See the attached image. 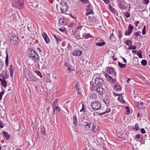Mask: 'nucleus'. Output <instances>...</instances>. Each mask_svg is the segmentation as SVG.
I'll return each mask as SVG.
<instances>
[{
	"label": "nucleus",
	"mask_w": 150,
	"mask_h": 150,
	"mask_svg": "<svg viewBox=\"0 0 150 150\" xmlns=\"http://www.w3.org/2000/svg\"><path fill=\"white\" fill-rule=\"evenodd\" d=\"M28 57L32 60L31 63L34 64L38 62L40 60L39 56L33 49L29 48L28 50Z\"/></svg>",
	"instance_id": "obj_1"
},
{
	"label": "nucleus",
	"mask_w": 150,
	"mask_h": 150,
	"mask_svg": "<svg viewBox=\"0 0 150 150\" xmlns=\"http://www.w3.org/2000/svg\"><path fill=\"white\" fill-rule=\"evenodd\" d=\"M12 5L16 8L19 9H21L23 7L24 3L23 0H19L18 1L13 0L12 2Z\"/></svg>",
	"instance_id": "obj_2"
},
{
	"label": "nucleus",
	"mask_w": 150,
	"mask_h": 150,
	"mask_svg": "<svg viewBox=\"0 0 150 150\" xmlns=\"http://www.w3.org/2000/svg\"><path fill=\"white\" fill-rule=\"evenodd\" d=\"M91 89L93 91H96L100 95L103 94L104 89L100 86H97L94 85H92L91 87Z\"/></svg>",
	"instance_id": "obj_3"
},
{
	"label": "nucleus",
	"mask_w": 150,
	"mask_h": 150,
	"mask_svg": "<svg viewBox=\"0 0 150 150\" xmlns=\"http://www.w3.org/2000/svg\"><path fill=\"white\" fill-rule=\"evenodd\" d=\"M91 106L92 108L95 110H99L101 107L100 103L97 100L92 102L91 103Z\"/></svg>",
	"instance_id": "obj_4"
},
{
	"label": "nucleus",
	"mask_w": 150,
	"mask_h": 150,
	"mask_svg": "<svg viewBox=\"0 0 150 150\" xmlns=\"http://www.w3.org/2000/svg\"><path fill=\"white\" fill-rule=\"evenodd\" d=\"M95 83L98 86L101 87L104 84V82L103 80L101 78L97 77L95 80Z\"/></svg>",
	"instance_id": "obj_5"
},
{
	"label": "nucleus",
	"mask_w": 150,
	"mask_h": 150,
	"mask_svg": "<svg viewBox=\"0 0 150 150\" xmlns=\"http://www.w3.org/2000/svg\"><path fill=\"white\" fill-rule=\"evenodd\" d=\"M85 125V128L86 130H91L93 128V122L92 121L88 120L84 122Z\"/></svg>",
	"instance_id": "obj_6"
},
{
	"label": "nucleus",
	"mask_w": 150,
	"mask_h": 150,
	"mask_svg": "<svg viewBox=\"0 0 150 150\" xmlns=\"http://www.w3.org/2000/svg\"><path fill=\"white\" fill-rule=\"evenodd\" d=\"M60 10L62 13H64L67 10V5L66 3L63 2L60 4Z\"/></svg>",
	"instance_id": "obj_7"
},
{
	"label": "nucleus",
	"mask_w": 150,
	"mask_h": 150,
	"mask_svg": "<svg viewBox=\"0 0 150 150\" xmlns=\"http://www.w3.org/2000/svg\"><path fill=\"white\" fill-rule=\"evenodd\" d=\"M107 72L110 74L112 75V76L116 77V73L114 69L113 68L110 67H108L107 69Z\"/></svg>",
	"instance_id": "obj_8"
},
{
	"label": "nucleus",
	"mask_w": 150,
	"mask_h": 150,
	"mask_svg": "<svg viewBox=\"0 0 150 150\" xmlns=\"http://www.w3.org/2000/svg\"><path fill=\"white\" fill-rule=\"evenodd\" d=\"M104 75L108 81L113 83H114L115 82L116 80L110 77L108 74L106 73L104 74Z\"/></svg>",
	"instance_id": "obj_9"
},
{
	"label": "nucleus",
	"mask_w": 150,
	"mask_h": 150,
	"mask_svg": "<svg viewBox=\"0 0 150 150\" xmlns=\"http://www.w3.org/2000/svg\"><path fill=\"white\" fill-rule=\"evenodd\" d=\"M28 71V76L29 77L28 80L29 81H36L37 79L34 77L32 74L30 73V72L27 70Z\"/></svg>",
	"instance_id": "obj_10"
},
{
	"label": "nucleus",
	"mask_w": 150,
	"mask_h": 150,
	"mask_svg": "<svg viewBox=\"0 0 150 150\" xmlns=\"http://www.w3.org/2000/svg\"><path fill=\"white\" fill-rule=\"evenodd\" d=\"M4 73V75L6 77H4V76L2 77L4 79L3 81H2L1 82V85H2L4 87H6V80H5V78H8V76L6 72H5Z\"/></svg>",
	"instance_id": "obj_11"
},
{
	"label": "nucleus",
	"mask_w": 150,
	"mask_h": 150,
	"mask_svg": "<svg viewBox=\"0 0 150 150\" xmlns=\"http://www.w3.org/2000/svg\"><path fill=\"white\" fill-rule=\"evenodd\" d=\"M10 41L12 42H17L18 41V38L14 34H12L10 36Z\"/></svg>",
	"instance_id": "obj_12"
},
{
	"label": "nucleus",
	"mask_w": 150,
	"mask_h": 150,
	"mask_svg": "<svg viewBox=\"0 0 150 150\" xmlns=\"http://www.w3.org/2000/svg\"><path fill=\"white\" fill-rule=\"evenodd\" d=\"M42 37L45 40V42L46 43H48L50 42V40L48 37L47 35L45 33H42Z\"/></svg>",
	"instance_id": "obj_13"
},
{
	"label": "nucleus",
	"mask_w": 150,
	"mask_h": 150,
	"mask_svg": "<svg viewBox=\"0 0 150 150\" xmlns=\"http://www.w3.org/2000/svg\"><path fill=\"white\" fill-rule=\"evenodd\" d=\"M59 24L62 25H65L66 24V21L64 18L60 19L59 21Z\"/></svg>",
	"instance_id": "obj_14"
},
{
	"label": "nucleus",
	"mask_w": 150,
	"mask_h": 150,
	"mask_svg": "<svg viewBox=\"0 0 150 150\" xmlns=\"http://www.w3.org/2000/svg\"><path fill=\"white\" fill-rule=\"evenodd\" d=\"M73 55L75 56H79L82 54V52L79 50L74 51L73 52Z\"/></svg>",
	"instance_id": "obj_15"
},
{
	"label": "nucleus",
	"mask_w": 150,
	"mask_h": 150,
	"mask_svg": "<svg viewBox=\"0 0 150 150\" xmlns=\"http://www.w3.org/2000/svg\"><path fill=\"white\" fill-rule=\"evenodd\" d=\"M53 36L55 39L57 43L58 44H59V43H60L61 41V39L60 38V37L58 35H54Z\"/></svg>",
	"instance_id": "obj_16"
},
{
	"label": "nucleus",
	"mask_w": 150,
	"mask_h": 150,
	"mask_svg": "<svg viewBox=\"0 0 150 150\" xmlns=\"http://www.w3.org/2000/svg\"><path fill=\"white\" fill-rule=\"evenodd\" d=\"M53 109V114H57L60 111V108L59 107L52 108Z\"/></svg>",
	"instance_id": "obj_17"
},
{
	"label": "nucleus",
	"mask_w": 150,
	"mask_h": 150,
	"mask_svg": "<svg viewBox=\"0 0 150 150\" xmlns=\"http://www.w3.org/2000/svg\"><path fill=\"white\" fill-rule=\"evenodd\" d=\"M125 2L124 1L120 2V8L122 10H126L127 7L125 5Z\"/></svg>",
	"instance_id": "obj_18"
},
{
	"label": "nucleus",
	"mask_w": 150,
	"mask_h": 150,
	"mask_svg": "<svg viewBox=\"0 0 150 150\" xmlns=\"http://www.w3.org/2000/svg\"><path fill=\"white\" fill-rule=\"evenodd\" d=\"M9 69L10 72V76L11 77H13L14 69L12 65H10Z\"/></svg>",
	"instance_id": "obj_19"
},
{
	"label": "nucleus",
	"mask_w": 150,
	"mask_h": 150,
	"mask_svg": "<svg viewBox=\"0 0 150 150\" xmlns=\"http://www.w3.org/2000/svg\"><path fill=\"white\" fill-rule=\"evenodd\" d=\"M100 41H102V42L96 43V45L100 47L103 46L105 44V42H104L103 40L101 39Z\"/></svg>",
	"instance_id": "obj_20"
},
{
	"label": "nucleus",
	"mask_w": 150,
	"mask_h": 150,
	"mask_svg": "<svg viewBox=\"0 0 150 150\" xmlns=\"http://www.w3.org/2000/svg\"><path fill=\"white\" fill-rule=\"evenodd\" d=\"M93 14V10L91 9H87V11L86 13V16H88L89 14Z\"/></svg>",
	"instance_id": "obj_21"
},
{
	"label": "nucleus",
	"mask_w": 150,
	"mask_h": 150,
	"mask_svg": "<svg viewBox=\"0 0 150 150\" xmlns=\"http://www.w3.org/2000/svg\"><path fill=\"white\" fill-rule=\"evenodd\" d=\"M59 107L58 104V100L56 99L52 104V108Z\"/></svg>",
	"instance_id": "obj_22"
},
{
	"label": "nucleus",
	"mask_w": 150,
	"mask_h": 150,
	"mask_svg": "<svg viewBox=\"0 0 150 150\" xmlns=\"http://www.w3.org/2000/svg\"><path fill=\"white\" fill-rule=\"evenodd\" d=\"M3 134L7 139H8L10 137L8 134L5 131L3 132Z\"/></svg>",
	"instance_id": "obj_23"
},
{
	"label": "nucleus",
	"mask_w": 150,
	"mask_h": 150,
	"mask_svg": "<svg viewBox=\"0 0 150 150\" xmlns=\"http://www.w3.org/2000/svg\"><path fill=\"white\" fill-rule=\"evenodd\" d=\"M83 36L85 39H87L91 37V35L88 33H83Z\"/></svg>",
	"instance_id": "obj_24"
},
{
	"label": "nucleus",
	"mask_w": 150,
	"mask_h": 150,
	"mask_svg": "<svg viewBox=\"0 0 150 150\" xmlns=\"http://www.w3.org/2000/svg\"><path fill=\"white\" fill-rule=\"evenodd\" d=\"M109 39L113 42H114L115 41V39L114 37V36L113 33L111 34L109 37Z\"/></svg>",
	"instance_id": "obj_25"
},
{
	"label": "nucleus",
	"mask_w": 150,
	"mask_h": 150,
	"mask_svg": "<svg viewBox=\"0 0 150 150\" xmlns=\"http://www.w3.org/2000/svg\"><path fill=\"white\" fill-rule=\"evenodd\" d=\"M117 36L120 39L122 38V31L120 30H118L117 31Z\"/></svg>",
	"instance_id": "obj_26"
},
{
	"label": "nucleus",
	"mask_w": 150,
	"mask_h": 150,
	"mask_svg": "<svg viewBox=\"0 0 150 150\" xmlns=\"http://www.w3.org/2000/svg\"><path fill=\"white\" fill-rule=\"evenodd\" d=\"M41 134L42 135H43V136H45V127H41Z\"/></svg>",
	"instance_id": "obj_27"
},
{
	"label": "nucleus",
	"mask_w": 150,
	"mask_h": 150,
	"mask_svg": "<svg viewBox=\"0 0 150 150\" xmlns=\"http://www.w3.org/2000/svg\"><path fill=\"white\" fill-rule=\"evenodd\" d=\"M73 123L75 126L77 124L78 121L77 120V118L76 116H74L73 117Z\"/></svg>",
	"instance_id": "obj_28"
},
{
	"label": "nucleus",
	"mask_w": 150,
	"mask_h": 150,
	"mask_svg": "<svg viewBox=\"0 0 150 150\" xmlns=\"http://www.w3.org/2000/svg\"><path fill=\"white\" fill-rule=\"evenodd\" d=\"M125 43L126 45L129 46H130L132 44L131 41L129 40H127L125 42Z\"/></svg>",
	"instance_id": "obj_29"
},
{
	"label": "nucleus",
	"mask_w": 150,
	"mask_h": 150,
	"mask_svg": "<svg viewBox=\"0 0 150 150\" xmlns=\"http://www.w3.org/2000/svg\"><path fill=\"white\" fill-rule=\"evenodd\" d=\"M118 66L121 68H123L125 67L126 64H122L121 63L118 62Z\"/></svg>",
	"instance_id": "obj_30"
},
{
	"label": "nucleus",
	"mask_w": 150,
	"mask_h": 150,
	"mask_svg": "<svg viewBox=\"0 0 150 150\" xmlns=\"http://www.w3.org/2000/svg\"><path fill=\"white\" fill-rule=\"evenodd\" d=\"M103 101L105 104H106L107 106L108 107L109 106V101L108 99L105 98L104 99Z\"/></svg>",
	"instance_id": "obj_31"
},
{
	"label": "nucleus",
	"mask_w": 150,
	"mask_h": 150,
	"mask_svg": "<svg viewBox=\"0 0 150 150\" xmlns=\"http://www.w3.org/2000/svg\"><path fill=\"white\" fill-rule=\"evenodd\" d=\"M85 27L84 26H83L81 25H79L77 27V28L78 30H85Z\"/></svg>",
	"instance_id": "obj_32"
},
{
	"label": "nucleus",
	"mask_w": 150,
	"mask_h": 150,
	"mask_svg": "<svg viewBox=\"0 0 150 150\" xmlns=\"http://www.w3.org/2000/svg\"><path fill=\"white\" fill-rule=\"evenodd\" d=\"M6 59L5 60V63L6 64V66H8V52L7 51H6Z\"/></svg>",
	"instance_id": "obj_33"
},
{
	"label": "nucleus",
	"mask_w": 150,
	"mask_h": 150,
	"mask_svg": "<svg viewBox=\"0 0 150 150\" xmlns=\"http://www.w3.org/2000/svg\"><path fill=\"white\" fill-rule=\"evenodd\" d=\"M142 51L141 50H139L137 52V54L139 58H142Z\"/></svg>",
	"instance_id": "obj_34"
},
{
	"label": "nucleus",
	"mask_w": 150,
	"mask_h": 150,
	"mask_svg": "<svg viewBox=\"0 0 150 150\" xmlns=\"http://www.w3.org/2000/svg\"><path fill=\"white\" fill-rule=\"evenodd\" d=\"M92 128L93 129V132L95 133L96 132L98 131V126H93V127Z\"/></svg>",
	"instance_id": "obj_35"
},
{
	"label": "nucleus",
	"mask_w": 150,
	"mask_h": 150,
	"mask_svg": "<svg viewBox=\"0 0 150 150\" xmlns=\"http://www.w3.org/2000/svg\"><path fill=\"white\" fill-rule=\"evenodd\" d=\"M115 88L117 91H119L121 90V87L120 86L117 85V86H115Z\"/></svg>",
	"instance_id": "obj_36"
},
{
	"label": "nucleus",
	"mask_w": 150,
	"mask_h": 150,
	"mask_svg": "<svg viewBox=\"0 0 150 150\" xmlns=\"http://www.w3.org/2000/svg\"><path fill=\"white\" fill-rule=\"evenodd\" d=\"M82 108L81 110L80 111V112H85V107L84 105V104L82 102Z\"/></svg>",
	"instance_id": "obj_37"
},
{
	"label": "nucleus",
	"mask_w": 150,
	"mask_h": 150,
	"mask_svg": "<svg viewBox=\"0 0 150 150\" xmlns=\"http://www.w3.org/2000/svg\"><path fill=\"white\" fill-rule=\"evenodd\" d=\"M131 31L128 30H126L125 32V35H129L132 33Z\"/></svg>",
	"instance_id": "obj_38"
},
{
	"label": "nucleus",
	"mask_w": 150,
	"mask_h": 150,
	"mask_svg": "<svg viewBox=\"0 0 150 150\" xmlns=\"http://www.w3.org/2000/svg\"><path fill=\"white\" fill-rule=\"evenodd\" d=\"M147 61L146 60H142L141 61V64L143 66H145L147 64Z\"/></svg>",
	"instance_id": "obj_39"
},
{
	"label": "nucleus",
	"mask_w": 150,
	"mask_h": 150,
	"mask_svg": "<svg viewBox=\"0 0 150 150\" xmlns=\"http://www.w3.org/2000/svg\"><path fill=\"white\" fill-rule=\"evenodd\" d=\"M101 137H100V139H101L102 140L105 141V135H104L103 134H102L101 135Z\"/></svg>",
	"instance_id": "obj_40"
},
{
	"label": "nucleus",
	"mask_w": 150,
	"mask_h": 150,
	"mask_svg": "<svg viewBox=\"0 0 150 150\" xmlns=\"http://www.w3.org/2000/svg\"><path fill=\"white\" fill-rule=\"evenodd\" d=\"M136 48V47L135 46L131 45L128 48L129 50H135Z\"/></svg>",
	"instance_id": "obj_41"
},
{
	"label": "nucleus",
	"mask_w": 150,
	"mask_h": 150,
	"mask_svg": "<svg viewBox=\"0 0 150 150\" xmlns=\"http://www.w3.org/2000/svg\"><path fill=\"white\" fill-rule=\"evenodd\" d=\"M135 128H134V129H136L137 131L139 130L138 124L137 123H136L134 125Z\"/></svg>",
	"instance_id": "obj_42"
},
{
	"label": "nucleus",
	"mask_w": 150,
	"mask_h": 150,
	"mask_svg": "<svg viewBox=\"0 0 150 150\" xmlns=\"http://www.w3.org/2000/svg\"><path fill=\"white\" fill-rule=\"evenodd\" d=\"M134 28L133 26L132 25L129 24L128 27V30L131 31L132 32V30Z\"/></svg>",
	"instance_id": "obj_43"
},
{
	"label": "nucleus",
	"mask_w": 150,
	"mask_h": 150,
	"mask_svg": "<svg viewBox=\"0 0 150 150\" xmlns=\"http://www.w3.org/2000/svg\"><path fill=\"white\" fill-rule=\"evenodd\" d=\"M146 26L145 25L142 30V34L143 35H144L146 34Z\"/></svg>",
	"instance_id": "obj_44"
},
{
	"label": "nucleus",
	"mask_w": 150,
	"mask_h": 150,
	"mask_svg": "<svg viewBox=\"0 0 150 150\" xmlns=\"http://www.w3.org/2000/svg\"><path fill=\"white\" fill-rule=\"evenodd\" d=\"M141 32H139V31H137L134 32V35H135L136 36H139L140 35V34H141Z\"/></svg>",
	"instance_id": "obj_45"
},
{
	"label": "nucleus",
	"mask_w": 150,
	"mask_h": 150,
	"mask_svg": "<svg viewBox=\"0 0 150 150\" xmlns=\"http://www.w3.org/2000/svg\"><path fill=\"white\" fill-rule=\"evenodd\" d=\"M125 16L127 18H128L130 17V14L129 13H128L127 12H125L124 13Z\"/></svg>",
	"instance_id": "obj_46"
},
{
	"label": "nucleus",
	"mask_w": 150,
	"mask_h": 150,
	"mask_svg": "<svg viewBox=\"0 0 150 150\" xmlns=\"http://www.w3.org/2000/svg\"><path fill=\"white\" fill-rule=\"evenodd\" d=\"M143 3L144 4H147L149 2V0H143Z\"/></svg>",
	"instance_id": "obj_47"
},
{
	"label": "nucleus",
	"mask_w": 150,
	"mask_h": 150,
	"mask_svg": "<svg viewBox=\"0 0 150 150\" xmlns=\"http://www.w3.org/2000/svg\"><path fill=\"white\" fill-rule=\"evenodd\" d=\"M36 72L37 73V75L40 76L41 78L42 77V76L40 72L38 71H36Z\"/></svg>",
	"instance_id": "obj_48"
},
{
	"label": "nucleus",
	"mask_w": 150,
	"mask_h": 150,
	"mask_svg": "<svg viewBox=\"0 0 150 150\" xmlns=\"http://www.w3.org/2000/svg\"><path fill=\"white\" fill-rule=\"evenodd\" d=\"M4 93V91H1L0 93V100H1L2 99V96Z\"/></svg>",
	"instance_id": "obj_49"
},
{
	"label": "nucleus",
	"mask_w": 150,
	"mask_h": 150,
	"mask_svg": "<svg viewBox=\"0 0 150 150\" xmlns=\"http://www.w3.org/2000/svg\"><path fill=\"white\" fill-rule=\"evenodd\" d=\"M80 1L85 4H86L88 2H89L88 1V0H80Z\"/></svg>",
	"instance_id": "obj_50"
},
{
	"label": "nucleus",
	"mask_w": 150,
	"mask_h": 150,
	"mask_svg": "<svg viewBox=\"0 0 150 150\" xmlns=\"http://www.w3.org/2000/svg\"><path fill=\"white\" fill-rule=\"evenodd\" d=\"M0 127L1 128H3L4 127L3 123L2 120L0 121Z\"/></svg>",
	"instance_id": "obj_51"
},
{
	"label": "nucleus",
	"mask_w": 150,
	"mask_h": 150,
	"mask_svg": "<svg viewBox=\"0 0 150 150\" xmlns=\"http://www.w3.org/2000/svg\"><path fill=\"white\" fill-rule=\"evenodd\" d=\"M76 89L77 90V92H78V93L79 94H80L81 93V92L80 88H76Z\"/></svg>",
	"instance_id": "obj_52"
},
{
	"label": "nucleus",
	"mask_w": 150,
	"mask_h": 150,
	"mask_svg": "<svg viewBox=\"0 0 150 150\" xmlns=\"http://www.w3.org/2000/svg\"><path fill=\"white\" fill-rule=\"evenodd\" d=\"M67 49L68 50H71L72 48L71 46V45L69 44H68V45L67 47Z\"/></svg>",
	"instance_id": "obj_53"
},
{
	"label": "nucleus",
	"mask_w": 150,
	"mask_h": 150,
	"mask_svg": "<svg viewBox=\"0 0 150 150\" xmlns=\"http://www.w3.org/2000/svg\"><path fill=\"white\" fill-rule=\"evenodd\" d=\"M141 132L142 134H144L145 133V129L144 128H142L141 130Z\"/></svg>",
	"instance_id": "obj_54"
},
{
	"label": "nucleus",
	"mask_w": 150,
	"mask_h": 150,
	"mask_svg": "<svg viewBox=\"0 0 150 150\" xmlns=\"http://www.w3.org/2000/svg\"><path fill=\"white\" fill-rule=\"evenodd\" d=\"M79 83L78 82H77L75 86L76 89L79 88Z\"/></svg>",
	"instance_id": "obj_55"
},
{
	"label": "nucleus",
	"mask_w": 150,
	"mask_h": 150,
	"mask_svg": "<svg viewBox=\"0 0 150 150\" xmlns=\"http://www.w3.org/2000/svg\"><path fill=\"white\" fill-rule=\"evenodd\" d=\"M140 135L139 134H137L136 135V137L138 139H139L140 138Z\"/></svg>",
	"instance_id": "obj_56"
},
{
	"label": "nucleus",
	"mask_w": 150,
	"mask_h": 150,
	"mask_svg": "<svg viewBox=\"0 0 150 150\" xmlns=\"http://www.w3.org/2000/svg\"><path fill=\"white\" fill-rule=\"evenodd\" d=\"M123 97L122 96H121V95H120V96L118 97V99L120 100H122L123 99Z\"/></svg>",
	"instance_id": "obj_57"
},
{
	"label": "nucleus",
	"mask_w": 150,
	"mask_h": 150,
	"mask_svg": "<svg viewBox=\"0 0 150 150\" xmlns=\"http://www.w3.org/2000/svg\"><path fill=\"white\" fill-rule=\"evenodd\" d=\"M103 1L105 4H107L109 2L110 0H103Z\"/></svg>",
	"instance_id": "obj_58"
},
{
	"label": "nucleus",
	"mask_w": 150,
	"mask_h": 150,
	"mask_svg": "<svg viewBox=\"0 0 150 150\" xmlns=\"http://www.w3.org/2000/svg\"><path fill=\"white\" fill-rule=\"evenodd\" d=\"M82 61H83V62L84 63L85 62V64H86V63L87 62V61L86 60V59H83Z\"/></svg>",
	"instance_id": "obj_59"
},
{
	"label": "nucleus",
	"mask_w": 150,
	"mask_h": 150,
	"mask_svg": "<svg viewBox=\"0 0 150 150\" xmlns=\"http://www.w3.org/2000/svg\"><path fill=\"white\" fill-rule=\"evenodd\" d=\"M121 58H122V59L123 60L124 62L125 63H127V60H126L124 58V57H121Z\"/></svg>",
	"instance_id": "obj_60"
},
{
	"label": "nucleus",
	"mask_w": 150,
	"mask_h": 150,
	"mask_svg": "<svg viewBox=\"0 0 150 150\" xmlns=\"http://www.w3.org/2000/svg\"><path fill=\"white\" fill-rule=\"evenodd\" d=\"M139 23V21H137L135 22V25L136 26H137L138 25V24Z\"/></svg>",
	"instance_id": "obj_61"
},
{
	"label": "nucleus",
	"mask_w": 150,
	"mask_h": 150,
	"mask_svg": "<svg viewBox=\"0 0 150 150\" xmlns=\"http://www.w3.org/2000/svg\"><path fill=\"white\" fill-rule=\"evenodd\" d=\"M88 18L89 20L90 21H92V19H93V18L91 17L90 16H88Z\"/></svg>",
	"instance_id": "obj_62"
},
{
	"label": "nucleus",
	"mask_w": 150,
	"mask_h": 150,
	"mask_svg": "<svg viewBox=\"0 0 150 150\" xmlns=\"http://www.w3.org/2000/svg\"><path fill=\"white\" fill-rule=\"evenodd\" d=\"M129 111H130V110H129V108L128 109H127V111H126L127 113L126 114L127 115L129 114Z\"/></svg>",
	"instance_id": "obj_63"
},
{
	"label": "nucleus",
	"mask_w": 150,
	"mask_h": 150,
	"mask_svg": "<svg viewBox=\"0 0 150 150\" xmlns=\"http://www.w3.org/2000/svg\"><path fill=\"white\" fill-rule=\"evenodd\" d=\"M91 6V5H88V6H87V8L86 9H91L90 8Z\"/></svg>",
	"instance_id": "obj_64"
}]
</instances>
